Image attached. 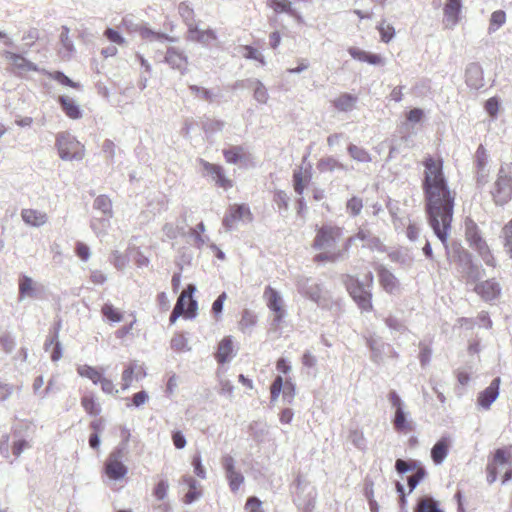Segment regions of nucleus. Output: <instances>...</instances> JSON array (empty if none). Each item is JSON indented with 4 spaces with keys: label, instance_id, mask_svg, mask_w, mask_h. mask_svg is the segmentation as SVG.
Here are the masks:
<instances>
[{
    "label": "nucleus",
    "instance_id": "f257e3e1",
    "mask_svg": "<svg viewBox=\"0 0 512 512\" xmlns=\"http://www.w3.org/2000/svg\"><path fill=\"white\" fill-rule=\"evenodd\" d=\"M422 189L428 223L445 248H448L456 192L449 188L441 157L424 158Z\"/></svg>",
    "mask_w": 512,
    "mask_h": 512
},
{
    "label": "nucleus",
    "instance_id": "f03ea898",
    "mask_svg": "<svg viewBox=\"0 0 512 512\" xmlns=\"http://www.w3.org/2000/svg\"><path fill=\"white\" fill-rule=\"evenodd\" d=\"M312 248L318 251L313 257V261L317 264L333 263L343 258L348 252L345 246L344 228L331 223L317 226Z\"/></svg>",
    "mask_w": 512,
    "mask_h": 512
},
{
    "label": "nucleus",
    "instance_id": "7ed1b4c3",
    "mask_svg": "<svg viewBox=\"0 0 512 512\" xmlns=\"http://www.w3.org/2000/svg\"><path fill=\"white\" fill-rule=\"evenodd\" d=\"M195 287L189 284L180 294L170 315V323L174 324L180 316L194 318L197 311V302L193 299Z\"/></svg>",
    "mask_w": 512,
    "mask_h": 512
},
{
    "label": "nucleus",
    "instance_id": "20e7f679",
    "mask_svg": "<svg viewBox=\"0 0 512 512\" xmlns=\"http://www.w3.org/2000/svg\"><path fill=\"white\" fill-rule=\"evenodd\" d=\"M56 147L63 160H78L84 156V145L69 133H60L56 138Z\"/></svg>",
    "mask_w": 512,
    "mask_h": 512
},
{
    "label": "nucleus",
    "instance_id": "39448f33",
    "mask_svg": "<svg viewBox=\"0 0 512 512\" xmlns=\"http://www.w3.org/2000/svg\"><path fill=\"white\" fill-rule=\"evenodd\" d=\"M345 285L349 295L362 312L373 311L372 293L356 277L348 276Z\"/></svg>",
    "mask_w": 512,
    "mask_h": 512
},
{
    "label": "nucleus",
    "instance_id": "423d86ee",
    "mask_svg": "<svg viewBox=\"0 0 512 512\" xmlns=\"http://www.w3.org/2000/svg\"><path fill=\"white\" fill-rule=\"evenodd\" d=\"M512 464L511 446L496 449L486 466L487 482L493 484L498 477V467Z\"/></svg>",
    "mask_w": 512,
    "mask_h": 512
},
{
    "label": "nucleus",
    "instance_id": "0eeeda50",
    "mask_svg": "<svg viewBox=\"0 0 512 512\" xmlns=\"http://www.w3.org/2000/svg\"><path fill=\"white\" fill-rule=\"evenodd\" d=\"M491 193L497 205L508 203L512 198V176L500 169Z\"/></svg>",
    "mask_w": 512,
    "mask_h": 512
},
{
    "label": "nucleus",
    "instance_id": "6e6552de",
    "mask_svg": "<svg viewBox=\"0 0 512 512\" xmlns=\"http://www.w3.org/2000/svg\"><path fill=\"white\" fill-rule=\"evenodd\" d=\"M120 450L111 452L104 462V474L113 481L122 480L128 473L127 466L123 463Z\"/></svg>",
    "mask_w": 512,
    "mask_h": 512
},
{
    "label": "nucleus",
    "instance_id": "1a4fd4ad",
    "mask_svg": "<svg viewBox=\"0 0 512 512\" xmlns=\"http://www.w3.org/2000/svg\"><path fill=\"white\" fill-rule=\"evenodd\" d=\"M2 56L8 63V70L17 76H24L29 72L38 71L37 65L21 54L5 51Z\"/></svg>",
    "mask_w": 512,
    "mask_h": 512
},
{
    "label": "nucleus",
    "instance_id": "9d476101",
    "mask_svg": "<svg viewBox=\"0 0 512 512\" xmlns=\"http://www.w3.org/2000/svg\"><path fill=\"white\" fill-rule=\"evenodd\" d=\"M267 307L273 313V319L277 323H281L285 317V307L280 293L271 286H266L263 293Z\"/></svg>",
    "mask_w": 512,
    "mask_h": 512
},
{
    "label": "nucleus",
    "instance_id": "9b49d317",
    "mask_svg": "<svg viewBox=\"0 0 512 512\" xmlns=\"http://www.w3.org/2000/svg\"><path fill=\"white\" fill-rule=\"evenodd\" d=\"M146 375V368L143 364L136 360L128 362L124 365V369L121 373V390H128L134 380H141L145 378Z\"/></svg>",
    "mask_w": 512,
    "mask_h": 512
},
{
    "label": "nucleus",
    "instance_id": "f8f14e48",
    "mask_svg": "<svg viewBox=\"0 0 512 512\" xmlns=\"http://www.w3.org/2000/svg\"><path fill=\"white\" fill-rule=\"evenodd\" d=\"M253 220L252 212L246 204H232L228 207L227 213L223 218V225L227 229H231L239 221Z\"/></svg>",
    "mask_w": 512,
    "mask_h": 512
},
{
    "label": "nucleus",
    "instance_id": "ddd939ff",
    "mask_svg": "<svg viewBox=\"0 0 512 512\" xmlns=\"http://www.w3.org/2000/svg\"><path fill=\"white\" fill-rule=\"evenodd\" d=\"M14 441L10 445V435L5 434L0 441V453L3 457L9 458L11 455L15 458L19 457L24 449L30 445L25 439L19 438L16 432H13Z\"/></svg>",
    "mask_w": 512,
    "mask_h": 512
},
{
    "label": "nucleus",
    "instance_id": "4468645a",
    "mask_svg": "<svg viewBox=\"0 0 512 512\" xmlns=\"http://www.w3.org/2000/svg\"><path fill=\"white\" fill-rule=\"evenodd\" d=\"M201 165L207 174L212 177L218 187L223 188L224 190H228L233 187V181L225 176L222 166L205 160H201Z\"/></svg>",
    "mask_w": 512,
    "mask_h": 512
},
{
    "label": "nucleus",
    "instance_id": "2eb2a0df",
    "mask_svg": "<svg viewBox=\"0 0 512 512\" xmlns=\"http://www.w3.org/2000/svg\"><path fill=\"white\" fill-rule=\"evenodd\" d=\"M379 285L388 294H395L400 290V282L396 276L385 266L379 265L376 268Z\"/></svg>",
    "mask_w": 512,
    "mask_h": 512
},
{
    "label": "nucleus",
    "instance_id": "dca6fc26",
    "mask_svg": "<svg viewBox=\"0 0 512 512\" xmlns=\"http://www.w3.org/2000/svg\"><path fill=\"white\" fill-rule=\"evenodd\" d=\"M164 60L172 69L178 70L181 74L187 73L189 62L183 51L175 47H169Z\"/></svg>",
    "mask_w": 512,
    "mask_h": 512
},
{
    "label": "nucleus",
    "instance_id": "f3484780",
    "mask_svg": "<svg viewBox=\"0 0 512 512\" xmlns=\"http://www.w3.org/2000/svg\"><path fill=\"white\" fill-rule=\"evenodd\" d=\"M282 389L284 397H287L291 402L295 396V386L290 379L284 382L281 376H277L270 387L271 400L275 401Z\"/></svg>",
    "mask_w": 512,
    "mask_h": 512
},
{
    "label": "nucleus",
    "instance_id": "a211bd4d",
    "mask_svg": "<svg viewBox=\"0 0 512 512\" xmlns=\"http://www.w3.org/2000/svg\"><path fill=\"white\" fill-rule=\"evenodd\" d=\"M474 291L484 301H493L499 297L501 288L498 282L493 279H488L478 283L475 286Z\"/></svg>",
    "mask_w": 512,
    "mask_h": 512
},
{
    "label": "nucleus",
    "instance_id": "6ab92c4d",
    "mask_svg": "<svg viewBox=\"0 0 512 512\" xmlns=\"http://www.w3.org/2000/svg\"><path fill=\"white\" fill-rule=\"evenodd\" d=\"M462 9L461 0H446L443 8L444 24L448 28H453L460 20Z\"/></svg>",
    "mask_w": 512,
    "mask_h": 512
},
{
    "label": "nucleus",
    "instance_id": "aec40b11",
    "mask_svg": "<svg viewBox=\"0 0 512 512\" xmlns=\"http://www.w3.org/2000/svg\"><path fill=\"white\" fill-rule=\"evenodd\" d=\"M21 218L25 224L31 227H40L48 222V215L46 212L33 208L22 209Z\"/></svg>",
    "mask_w": 512,
    "mask_h": 512
},
{
    "label": "nucleus",
    "instance_id": "412c9836",
    "mask_svg": "<svg viewBox=\"0 0 512 512\" xmlns=\"http://www.w3.org/2000/svg\"><path fill=\"white\" fill-rule=\"evenodd\" d=\"M500 378H495L491 384L478 395V404L488 409L491 404L496 400L499 394Z\"/></svg>",
    "mask_w": 512,
    "mask_h": 512
},
{
    "label": "nucleus",
    "instance_id": "4be33fe9",
    "mask_svg": "<svg viewBox=\"0 0 512 512\" xmlns=\"http://www.w3.org/2000/svg\"><path fill=\"white\" fill-rule=\"evenodd\" d=\"M347 51L354 60L366 62L371 65L384 64V58L379 54L370 53L354 46L349 47Z\"/></svg>",
    "mask_w": 512,
    "mask_h": 512
},
{
    "label": "nucleus",
    "instance_id": "5701e85b",
    "mask_svg": "<svg viewBox=\"0 0 512 512\" xmlns=\"http://www.w3.org/2000/svg\"><path fill=\"white\" fill-rule=\"evenodd\" d=\"M187 33L189 40L199 42L204 45H208L209 43L217 39L216 34L213 30H201L197 26L192 24L189 25Z\"/></svg>",
    "mask_w": 512,
    "mask_h": 512
},
{
    "label": "nucleus",
    "instance_id": "b1692460",
    "mask_svg": "<svg viewBox=\"0 0 512 512\" xmlns=\"http://www.w3.org/2000/svg\"><path fill=\"white\" fill-rule=\"evenodd\" d=\"M234 347L233 340L231 336L224 337L219 343L217 347V351L215 353V359L219 364H224L228 362L233 355Z\"/></svg>",
    "mask_w": 512,
    "mask_h": 512
},
{
    "label": "nucleus",
    "instance_id": "393cba45",
    "mask_svg": "<svg viewBox=\"0 0 512 512\" xmlns=\"http://www.w3.org/2000/svg\"><path fill=\"white\" fill-rule=\"evenodd\" d=\"M451 441L448 437L440 438L431 449V458L435 464H441L447 457Z\"/></svg>",
    "mask_w": 512,
    "mask_h": 512
},
{
    "label": "nucleus",
    "instance_id": "a878e982",
    "mask_svg": "<svg viewBox=\"0 0 512 512\" xmlns=\"http://www.w3.org/2000/svg\"><path fill=\"white\" fill-rule=\"evenodd\" d=\"M470 247L478 253V255L481 257V259L487 266L493 268L496 267V259L484 238L482 240H478L477 243L473 244Z\"/></svg>",
    "mask_w": 512,
    "mask_h": 512
},
{
    "label": "nucleus",
    "instance_id": "bb28decb",
    "mask_svg": "<svg viewBox=\"0 0 512 512\" xmlns=\"http://www.w3.org/2000/svg\"><path fill=\"white\" fill-rule=\"evenodd\" d=\"M182 482L189 487V491L183 497L185 504H191L202 496V489L192 476H183Z\"/></svg>",
    "mask_w": 512,
    "mask_h": 512
},
{
    "label": "nucleus",
    "instance_id": "cd10ccee",
    "mask_svg": "<svg viewBox=\"0 0 512 512\" xmlns=\"http://www.w3.org/2000/svg\"><path fill=\"white\" fill-rule=\"evenodd\" d=\"M76 371L80 377L89 379L93 384H98L104 375L102 368L94 367L88 364L78 365Z\"/></svg>",
    "mask_w": 512,
    "mask_h": 512
},
{
    "label": "nucleus",
    "instance_id": "c85d7f7f",
    "mask_svg": "<svg viewBox=\"0 0 512 512\" xmlns=\"http://www.w3.org/2000/svg\"><path fill=\"white\" fill-rule=\"evenodd\" d=\"M81 406L90 416H98L101 413V406L92 392L85 393L81 397Z\"/></svg>",
    "mask_w": 512,
    "mask_h": 512
},
{
    "label": "nucleus",
    "instance_id": "c756f323",
    "mask_svg": "<svg viewBox=\"0 0 512 512\" xmlns=\"http://www.w3.org/2000/svg\"><path fill=\"white\" fill-rule=\"evenodd\" d=\"M483 71L478 65H471L466 70V83L468 86L479 89L483 86Z\"/></svg>",
    "mask_w": 512,
    "mask_h": 512
},
{
    "label": "nucleus",
    "instance_id": "7c9ffc66",
    "mask_svg": "<svg viewBox=\"0 0 512 512\" xmlns=\"http://www.w3.org/2000/svg\"><path fill=\"white\" fill-rule=\"evenodd\" d=\"M311 180V173L309 170L299 168L293 172V186L298 195H302L305 187Z\"/></svg>",
    "mask_w": 512,
    "mask_h": 512
},
{
    "label": "nucleus",
    "instance_id": "2f4dec72",
    "mask_svg": "<svg viewBox=\"0 0 512 512\" xmlns=\"http://www.w3.org/2000/svg\"><path fill=\"white\" fill-rule=\"evenodd\" d=\"M413 512H444L440 503L431 496L420 497Z\"/></svg>",
    "mask_w": 512,
    "mask_h": 512
},
{
    "label": "nucleus",
    "instance_id": "473e14b6",
    "mask_svg": "<svg viewBox=\"0 0 512 512\" xmlns=\"http://www.w3.org/2000/svg\"><path fill=\"white\" fill-rule=\"evenodd\" d=\"M139 36L143 40L147 41H173V38L168 36L165 33L157 32L147 27L146 25H141L136 28Z\"/></svg>",
    "mask_w": 512,
    "mask_h": 512
},
{
    "label": "nucleus",
    "instance_id": "72a5a7b5",
    "mask_svg": "<svg viewBox=\"0 0 512 512\" xmlns=\"http://www.w3.org/2000/svg\"><path fill=\"white\" fill-rule=\"evenodd\" d=\"M58 101L67 117L71 119H79L82 116L79 106L73 99L67 96H60Z\"/></svg>",
    "mask_w": 512,
    "mask_h": 512
},
{
    "label": "nucleus",
    "instance_id": "f704fd0d",
    "mask_svg": "<svg viewBox=\"0 0 512 512\" xmlns=\"http://www.w3.org/2000/svg\"><path fill=\"white\" fill-rule=\"evenodd\" d=\"M393 425L396 431L398 432H410L413 430L412 424L407 420L405 412L403 408H399L395 410V417L393 420Z\"/></svg>",
    "mask_w": 512,
    "mask_h": 512
},
{
    "label": "nucleus",
    "instance_id": "c9c22d12",
    "mask_svg": "<svg viewBox=\"0 0 512 512\" xmlns=\"http://www.w3.org/2000/svg\"><path fill=\"white\" fill-rule=\"evenodd\" d=\"M36 287L35 282L29 276L23 275L19 279V297L23 299L25 297H33L35 295Z\"/></svg>",
    "mask_w": 512,
    "mask_h": 512
},
{
    "label": "nucleus",
    "instance_id": "e433bc0d",
    "mask_svg": "<svg viewBox=\"0 0 512 512\" xmlns=\"http://www.w3.org/2000/svg\"><path fill=\"white\" fill-rule=\"evenodd\" d=\"M357 101V97L344 93L338 96L334 101V107L339 111H350L353 109L355 103Z\"/></svg>",
    "mask_w": 512,
    "mask_h": 512
},
{
    "label": "nucleus",
    "instance_id": "4c0bfd02",
    "mask_svg": "<svg viewBox=\"0 0 512 512\" xmlns=\"http://www.w3.org/2000/svg\"><path fill=\"white\" fill-rule=\"evenodd\" d=\"M301 292L306 298L317 304H320L324 300L322 287L317 283L303 287Z\"/></svg>",
    "mask_w": 512,
    "mask_h": 512
},
{
    "label": "nucleus",
    "instance_id": "58836bf2",
    "mask_svg": "<svg viewBox=\"0 0 512 512\" xmlns=\"http://www.w3.org/2000/svg\"><path fill=\"white\" fill-rule=\"evenodd\" d=\"M223 156L227 163L236 164L246 157V152L241 146H232L223 150Z\"/></svg>",
    "mask_w": 512,
    "mask_h": 512
},
{
    "label": "nucleus",
    "instance_id": "ea45409f",
    "mask_svg": "<svg viewBox=\"0 0 512 512\" xmlns=\"http://www.w3.org/2000/svg\"><path fill=\"white\" fill-rule=\"evenodd\" d=\"M465 238L469 246L483 239L477 224L472 220L466 221Z\"/></svg>",
    "mask_w": 512,
    "mask_h": 512
},
{
    "label": "nucleus",
    "instance_id": "a19ab883",
    "mask_svg": "<svg viewBox=\"0 0 512 512\" xmlns=\"http://www.w3.org/2000/svg\"><path fill=\"white\" fill-rule=\"evenodd\" d=\"M257 323V316L250 310H243L238 322V328L242 332L249 331Z\"/></svg>",
    "mask_w": 512,
    "mask_h": 512
},
{
    "label": "nucleus",
    "instance_id": "79ce46f5",
    "mask_svg": "<svg viewBox=\"0 0 512 512\" xmlns=\"http://www.w3.org/2000/svg\"><path fill=\"white\" fill-rule=\"evenodd\" d=\"M347 150H348L349 155L354 160H356L358 162H370L371 161V156H370L369 152L362 147H359L354 144H350L348 146Z\"/></svg>",
    "mask_w": 512,
    "mask_h": 512
},
{
    "label": "nucleus",
    "instance_id": "37998d69",
    "mask_svg": "<svg viewBox=\"0 0 512 512\" xmlns=\"http://www.w3.org/2000/svg\"><path fill=\"white\" fill-rule=\"evenodd\" d=\"M101 312L110 322L117 323L123 319V314L110 303H105L101 308Z\"/></svg>",
    "mask_w": 512,
    "mask_h": 512
},
{
    "label": "nucleus",
    "instance_id": "c03bdc74",
    "mask_svg": "<svg viewBox=\"0 0 512 512\" xmlns=\"http://www.w3.org/2000/svg\"><path fill=\"white\" fill-rule=\"evenodd\" d=\"M370 236L371 233L369 230L359 229L354 235H351L345 239V246L347 251L350 250V248L355 244L357 240L365 242L369 240Z\"/></svg>",
    "mask_w": 512,
    "mask_h": 512
},
{
    "label": "nucleus",
    "instance_id": "a18cd8bd",
    "mask_svg": "<svg viewBox=\"0 0 512 512\" xmlns=\"http://www.w3.org/2000/svg\"><path fill=\"white\" fill-rule=\"evenodd\" d=\"M241 51H242V56L245 59L256 60L261 65H265L264 56L256 48H254L250 45H244L241 47Z\"/></svg>",
    "mask_w": 512,
    "mask_h": 512
},
{
    "label": "nucleus",
    "instance_id": "49530a36",
    "mask_svg": "<svg viewBox=\"0 0 512 512\" xmlns=\"http://www.w3.org/2000/svg\"><path fill=\"white\" fill-rule=\"evenodd\" d=\"M47 76L50 79H53V80L59 82L62 85H65V86H68V87H71V88H75V89L79 88V84L78 83L72 81L69 77H67L64 73H62L60 71L48 72Z\"/></svg>",
    "mask_w": 512,
    "mask_h": 512
},
{
    "label": "nucleus",
    "instance_id": "de8ad7c7",
    "mask_svg": "<svg viewBox=\"0 0 512 512\" xmlns=\"http://www.w3.org/2000/svg\"><path fill=\"white\" fill-rule=\"evenodd\" d=\"M267 5L273 9L275 13H291L292 8L288 0H267Z\"/></svg>",
    "mask_w": 512,
    "mask_h": 512
},
{
    "label": "nucleus",
    "instance_id": "09e8293b",
    "mask_svg": "<svg viewBox=\"0 0 512 512\" xmlns=\"http://www.w3.org/2000/svg\"><path fill=\"white\" fill-rule=\"evenodd\" d=\"M506 22V14L503 10L494 11L490 18V31H496Z\"/></svg>",
    "mask_w": 512,
    "mask_h": 512
},
{
    "label": "nucleus",
    "instance_id": "8fccbe9b",
    "mask_svg": "<svg viewBox=\"0 0 512 512\" xmlns=\"http://www.w3.org/2000/svg\"><path fill=\"white\" fill-rule=\"evenodd\" d=\"M346 208L351 216H358L363 209V200L359 197L353 196L347 201Z\"/></svg>",
    "mask_w": 512,
    "mask_h": 512
},
{
    "label": "nucleus",
    "instance_id": "3c124183",
    "mask_svg": "<svg viewBox=\"0 0 512 512\" xmlns=\"http://www.w3.org/2000/svg\"><path fill=\"white\" fill-rule=\"evenodd\" d=\"M226 477H227V480H228V483H229V486H230V489L233 491V492H236L239 490L240 486L242 485V483L244 482V477L243 475L238 472V471H232L230 473H227L226 474Z\"/></svg>",
    "mask_w": 512,
    "mask_h": 512
},
{
    "label": "nucleus",
    "instance_id": "603ef678",
    "mask_svg": "<svg viewBox=\"0 0 512 512\" xmlns=\"http://www.w3.org/2000/svg\"><path fill=\"white\" fill-rule=\"evenodd\" d=\"M94 207L104 214H111L112 212L111 200L105 195H100L95 199Z\"/></svg>",
    "mask_w": 512,
    "mask_h": 512
},
{
    "label": "nucleus",
    "instance_id": "864d4df0",
    "mask_svg": "<svg viewBox=\"0 0 512 512\" xmlns=\"http://www.w3.org/2000/svg\"><path fill=\"white\" fill-rule=\"evenodd\" d=\"M377 29L380 33L381 41L384 43L390 42L395 35L394 27L391 26L390 24L382 22L379 24Z\"/></svg>",
    "mask_w": 512,
    "mask_h": 512
},
{
    "label": "nucleus",
    "instance_id": "5fc2aeb1",
    "mask_svg": "<svg viewBox=\"0 0 512 512\" xmlns=\"http://www.w3.org/2000/svg\"><path fill=\"white\" fill-rule=\"evenodd\" d=\"M98 384H100L101 390L105 394L116 395L119 392L113 380L106 377L105 374L101 377V381H99Z\"/></svg>",
    "mask_w": 512,
    "mask_h": 512
},
{
    "label": "nucleus",
    "instance_id": "6e6d98bb",
    "mask_svg": "<svg viewBox=\"0 0 512 512\" xmlns=\"http://www.w3.org/2000/svg\"><path fill=\"white\" fill-rule=\"evenodd\" d=\"M253 95H254L255 100H257L259 103H262V104L267 103V101L269 99L267 89L260 81L255 82V88H254Z\"/></svg>",
    "mask_w": 512,
    "mask_h": 512
},
{
    "label": "nucleus",
    "instance_id": "4d7b16f0",
    "mask_svg": "<svg viewBox=\"0 0 512 512\" xmlns=\"http://www.w3.org/2000/svg\"><path fill=\"white\" fill-rule=\"evenodd\" d=\"M426 476V471L423 467H418L416 472L408 478L409 493H411L420 481Z\"/></svg>",
    "mask_w": 512,
    "mask_h": 512
},
{
    "label": "nucleus",
    "instance_id": "13d9d810",
    "mask_svg": "<svg viewBox=\"0 0 512 512\" xmlns=\"http://www.w3.org/2000/svg\"><path fill=\"white\" fill-rule=\"evenodd\" d=\"M191 464L194 468L195 475L197 477H199L200 479H205L206 478V470L202 464V459H201L200 453H196L195 455H193Z\"/></svg>",
    "mask_w": 512,
    "mask_h": 512
},
{
    "label": "nucleus",
    "instance_id": "bf43d9fd",
    "mask_svg": "<svg viewBox=\"0 0 512 512\" xmlns=\"http://www.w3.org/2000/svg\"><path fill=\"white\" fill-rule=\"evenodd\" d=\"M149 399V396L147 392L145 391H139L135 394H133L132 398L129 399L131 401V404L127 403V407L134 406V407H140L144 405Z\"/></svg>",
    "mask_w": 512,
    "mask_h": 512
},
{
    "label": "nucleus",
    "instance_id": "052dcab7",
    "mask_svg": "<svg viewBox=\"0 0 512 512\" xmlns=\"http://www.w3.org/2000/svg\"><path fill=\"white\" fill-rule=\"evenodd\" d=\"M245 512H263L262 502L255 496H251L245 503Z\"/></svg>",
    "mask_w": 512,
    "mask_h": 512
},
{
    "label": "nucleus",
    "instance_id": "680f3d73",
    "mask_svg": "<svg viewBox=\"0 0 512 512\" xmlns=\"http://www.w3.org/2000/svg\"><path fill=\"white\" fill-rule=\"evenodd\" d=\"M226 299H227V294L225 292H222L212 304V312H213L216 320H218L220 318V314L223 310V304Z\"/></svg>",
    "mask_w": 512,
    "mask_h": 512
},
{
    "label": "nucleus",
    "instance_id": "e2e57ef3",
    "mask_svg": "<svg viewBox=\"0 0 512 512\" xmlns=\"http://www.w3.org/2000/svg\"><path fill=\"white\" fill-rule=\"evenodd\" d=\"M168 483L167 481L165 480H161L159 481L154 489H153V495L158 499V500H163L166 495H167V491H168Z\"/></svg>",
    "mask_w": 512,
    "mask_h": 512
},
{
    "label": "nucleus",
    "instance_id": "0e129e2a",
    "mask_svg": "<svg viewBox=\"0 0 512 512\" xmlns=\"http://www.w3.org/2000/svg\"><path fill=\"white\" fill-rule=\"evenodd\" d=\"M104 35L109 41H111L113 43H116L118 45L125 44L124 37H122L119 32H117L116 30H114L112 28H107L104 32Z\"/></svg>",
    "mask_w": 512,
    "mask_h": 512
},
{
    "label": "nucleus",
    "instance_id": "69168bd1",
    "mask_svg": "<svg viewBox=\"0 0 512 512\" xmlns=\"http://www.w3.org/2000/svg\"><path fill=\"white\" fill-rule=\"evenodd\" d=\"M189 90L197 97H201L206 101L212 100V94L211 92L203 87H199L197 85H190Z\"/></svg>",
    "mask_w": 512,
    "mask_h": 512
},
{
    "label": "nucleus",
    "instance_id": "338daca9",
    "mask_svg": "<svg viewBox=\"0 0 512 512\" xmlns=\"http://www.w3.org/2000/svg\"><path fill=\"white\" fill-rule=\"evenodd\" d=\"M484 107L491 117H495L499 111V101L496 97H491L485 102Z\"/></svg>",
    "mask_w": 512,
    "mask_h": 512
},
{
    "label": "nucleus",
    "instance_id": "774afa93",
    "mask_svg": "<svg viewBox=\"0 0 512 512\" xmlns=\"http://www.w3.org/2000/svg\"><path fill=\"white\" fill-rule=\"evenodd\" d=\"M424 118V111L420 108H413L406 114V119L410 123H419Z\"/></svg>",
    "mask_w": 512,
    "mask_h": 512
}]
</instances>
